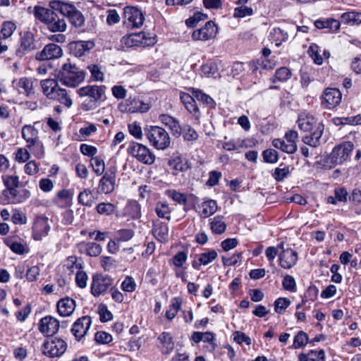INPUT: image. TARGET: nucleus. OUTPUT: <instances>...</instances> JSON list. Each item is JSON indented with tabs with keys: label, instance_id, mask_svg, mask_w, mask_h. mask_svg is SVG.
Instances as JSON below:
<instances>
[{
	"label": "nucleus",
	"instance_id": "f257e3e1",
	"mask_svg": "<svg viewBox=\"0 0 361 361\" xmlns=\"http://www.w3.org/2000/svg\"><path fill=\"white\" fill-rule=\"evenodd\" d=\"M297 123L299 128L303 132H309V135L302 137V142L313 147L321 145V137L324 132V125L318 122L312 115L302 114L299 116Z\"/></svg>",
	"mask_w": 361,
	"mask_h": 361
},
{
	"label": "nucleus",
	"instance_id": "f03ea898",
	"mask_svg": "<svg viewBox=\"0 0 361 361\" xmlns=\"http://www.w3.org/2000/svg\"><path fill=\"white\" fill-rule=\"evenodd\" d=\"M35 17L44 23L49 30L52 32H63L66 30L67 25L63 18H60L52 10L42 6L35 7Z\"/></svg>",
	"mask_w": 361,
	"mask_h": 361
},
{
	"label": "nucleus",
	"instance_id": "7ed1b4c3",
	"mask_svg": "<svg viewBox=\"0 0 361 361\" xmlns=\"http://www.w3.org/2000/svg\"><path fill=\"white\" fill-rule=\"evenodd\" d=\"M49 6L52 10L59 11L63 16L68 18L73 26L80 27L84 25L83 15L73 4L61 0H53L49 2Z\"/></svg>",
	"mask_w": 361,
	"mask_h": 361
},
{
	"label": "nucleus",
	"instance_id": "20e7f679",
	"mask_svg": "<svg viewBox=\"0 0 361 361\" xmlns=\"http://www.w3.org/2000/svg\"><path fill=\"white\" fill-rule=\"evenodd\" d=\"M85 78V71L71 63H64L58 74V79L62 85L70 87H77Z\"/></svg>",
	"mask_w": 361,
	"mask_h": 361
},
{
	"label": "nucleus",
	"instance_id": "39448f33",
	"mask_svg": "<svg viewBox=\"0 0 361 361\" xmlns=\"http://www.w3.org/2000/svg\"><path fill=\"white\" fill-rule=\"evenodd\" d=\"M150 143L157 149L164 150L169 147L171 138L167 131L159 126H149L145 129Z\"/></svg>",
	"mask_w": 361,
	"mask_h": 361
},
{
	"label": "nucleus",
	"instance_id": "423d86ee",
	"mask_svg": "<svg viewBox=\"0 0 361 361\" xmlns=\"http://www.w3.org/2000/svg\"><path fill=\"white\" fill-rule=\"evenodd\" d=\"M18 188L5 189L0 196V203L2 204H18L24 202L30 196V192L27 189L18 190Z\"/></svg>",
	"mask_w": 361,
	"mask_h": 361
},
{
	"label": "nucleus",
	"instance_id": "0eeeda50",
	"mask_svg": "<svg viewBox=\"0 0 361 361\" xmlns=\"http://www.w3.org/2000/svg\"><path fill=\"white\" fill-rule=\"evenodd\" d=\"M353 149L354 145L350 142H343L335 146L329 155L331 163L334 164H343L348 159Z\"/></svg>",
	"mask_w": 361,
	"mask_h": 361
},
{
	"label": "nucleus",
	"instance_id": "6e6552de",
	"mask_svg": "<svg viewBox=\"0 0 361 361\" xmlns=\"http://www.w3.org/2000/svg\"><path fill=\"white\" fill-rule=\"evenodd\" d=\"M67 349V344L63 339L54 338L47 341L42 345L43 353L49 357H59Z\"/></svg>",
	"mask_w": 361,
	"mask_h": 361
},
{
	"label": "nucleus",
	"instance_id": "1a4fd4ad",
	"mask_svg": "<svg viewBox=\"0 0 361 361\" xmlns=\"http://www.w3.org/2000/svg\"><path fill=\"white\" fill-rule=\"evenodd\" d=\"M112 284L113 279L110 276L103 274L94 275L91 283V293L94 296L98 297L104 294Z\"/></svg>",
	"mask_w": 361,
	"mask_h": 361
},
{
	"label": "nucleus",
	"instance_id": "9d476101",
	"mask_svg": "<svg viewBox=\"0 0 361 361\" xmlns=\"http://www.w3.org/2000/svg\"><path fill=\"white\" fill-rule=\"evenodd\" d=\"M37 49V42L33 33L25 32L20 36L19 47L16 49V54L21 58Z\"/></svg>",
	"mask_w": 361,
	"mask_h": 361
},
{
	"label": "nucleus",
	"instance_id": "9b49d317",
	"mask_svg": "<svg viewBox=\"0 0 361 361\" xmlns=\"http://www.w3.org/2000/svg\"><path fill=\"white\" fill-rule=\"evenodd\" d=\"M116 169H109L99 181L97 192L100 194H109L115 188Z\"/></svg>",
	"mask_w": 361,
	"mask_h": 361
},
{
	"label": "nucleus",
	"instance_id": "f8f14e48",
	"mask_svg": "<svg viewBox=\"0 0 361 361\" xmlns=\"http://www.w3.org/2000/svg\"><path fill=\"white\" fill-rule=\"evenodd\" d=\"M50 231L49 219L44 216H37L35 217L32 229V236L35 240H42L47 236Z\"/></svg>",
	"mask_w": 361,
	"mask_h": 361
},
{
	"label": "nucleus",
	"instance_id": "ddd939ff",
	"mask_svg": "<svg viewBox=\"0 0 361 361\" xmlns=\"http://www.w3.org/2000/svg\"><path fill=\"white\" fill-rule=\"evenodd\" d=\"M217 32V25L214 21L209 20L202 27L193 31L192 39L193 40L207 41L214 38Z\"/></svg>",
	"mask_w": 361,
	"mask_h": 361
},
{
	"label": "nucleus",
	"instance_id": "4468645a",
	"mask_svg": "<svg viewBox=\"0 0 361 361\" xmlns=\"http://www.w3.org/2000/svg\"><path fill=\"white\" fill-rule=\"evenodd\" d=\"M342 99V94L337 88H326L322 97V105L326 109H333L338 106Z\"/></svg>",
	"mask_w": 361,
	"mask_h": 361
},
{
	"label": "nucleus",
	"instance_id": "2eb2a0df",
	"mask_svg": "<svg viewBox=\"0 0 361 361\" xmlns=\"http://www.w3.org/2000/svg\"><path fill=\"white\" fill-rule=\"evenodd\" d=\"M63 56V50L60 46L49 43L43 49L37 52L36 59L38 61L54 60L61 58Z\"/></svg>",
	"mask_w": 361,
	"mask_h": 361
},
{
	"label": "nucleus",
	"instance_id": "dca6fc26",
	"mask_svg": "<svg viewBox=\"0 0 361 361\" xmlns=\"http://www.w3.org/2000/svg\"><path fill=\"white\" fill-rule=\"evenodd\" d=\"M59 327V321L52 316H46L39 322V330L46 336H52L56 334Z\"/></svg>",
	"mask_w": 361,
	"mask_h": 361
},
{
	"label": "nucleus",
	"instance_id": "f3484780",
	"mask_svg": "<svg viewBox=\"0 0 361 361\" xmlns=\"http://www.w3.org/2000/svg\"><path fill=\"white\" fill-rule=\"evenodd\" d=\"M92 324L90 316H83L78 319L71 328V332L76 340L80 341L85 336Z\"/></svg>",
	"mask_w": 361,
	"mask_h": 361
},
{
	"label": "nucleus",
	"instance_id": "a211bd4d",
	"mask_svg": "<svg viewBox=\"0 0 361 361\" xmlns=\"http://www.w3.org/2000/svg\"><path fill=\"white\" fill-rule=\"evenodd\" d=\"M298 259V252L289 247L286 250L281 251L279 254V265L285 269H290L293 267Z\"/></svg>",
	"mask_w": 361,
	"mask_h": 361
},
{
	"label": "nucleus",
	"instance_id": "6ab92c4d",
	"mask_svg": "<svg viewBox=\"0 0 361 361\" xmlns=\"http://www.w3.org/2000/svg\"><path fill=\"white\" fill-rule=\"evenodd\" d=\"M147 23H150V25H146L145 30L137 32V47H152L157 42V35L154 32L147 30V27H153L152 23L149 20H147Z\"/></svg>",
	"mask_w": 361,
	"mask_h": 361
},
{
	"label": "nucleus",
	"instance_id": "aec40b11",
	"mask_svg": "<svg viewBox=\"0 0 361 361\" xmlns=\"http://www.w3.org/2000/svg\"><path fill=\"white\" fill-rule=\"evenodd\" d=\"M105 87L103 85H87L77 90L80 97H88L90 99L99 102L104 94Z\"/></svg>",
	"mask_w": 361,
	"mask_h": 361
},
{
	"label": "nucleus",
	"instance_id": "412c9836",
	"mask_svg": "<svg viewBox=\"0 0 361 361\" xmlns=\"http://www.w3.org/2000/svg\"><path fill=\"white\" fill-rule=\"evenodd\" d=\"M159 121L165 126L168 127L172 135L178 137L182 134V127L179 121L176 118L166 114L159 115Z\"/></svg>",
	"mask_w": 361,
	"mask_h": 361
},
{
	"label": "nucleus",
	"instance_id": "4be33fe9",
	"mask_svg": "<svg viewBox=\"0 0 361 361\" xmlns=\"http://www.w3.org/2000/svg\"><path fill=\"white\" fill-rule=\"evenodd\" d=\"M12 84L20 94H25L27 97L34 94L33 81L31 78L23 77L19 79H15L13 80Z\"/></svg>",
	"mask_w": 361,
	"mask_h": 361
},
{
	"label": "nucleus",
	"instance_id": "5701e85b",
	"mask_svg": "<svg viewBox=\"0 0 361 361\" xmlns=\"http://www.w3.org/2000/svg\"><path fill=\"white\" fill-rule=\"evenodd\" d=\"M56 307L61 316L68 317L73 313L75 309V301L69 297H66L58 301Z\"/></svg>",
	"mask_w": 361,
	"mask_h": 361
},
{
	"label": "nucleus",
	"instance_id": "b1692460",
	"mask_svg": "<svg viewBox=\"0 0 361 361\" xmlns=\"http://www.w3.org/2000/svg\"><path fill=\"white\" fill-rule=\"evenodd\" d=\"M94 44L92 41H77L70 43L71 52L75 56H82L93 48Z\"/></svg>",
	"mask_w": 361,
	"mask_h": 361
},
{
	"label": "nucleus",
	"instance_id": "393cba45",
	"mask_svg": "<svg viewBox=\"0 0 361 361\" xmlns=\"http://www.w3.org/2000/svg\"><path fill=\"white\" fill-rule=\"evenodd\" d=\"M180 99L188 111L196 118H198L200 113L195 102V97L193 94H192V95H190L188 93L181 92L180 93Z\"/></svg>",
	"mask_w": 361,
	"mask_h": 361
},
{
	"label": "nucleus",
	"instance_id": "a878e982",
	"mask_svg": "<svg viewBox=\"0 0 361 361\" xmlns=\"http://www.w3.org/2000/svg\"><path fill=\"white\" fill-rule=\"evenodd\" d=\"M168 164L174 171L173 175H177L178 172H185L189 169L187 160L179 154H173L169 160Z\"/></svg>",
	"mask_w": 361,
	"mask_h": 361
},
{
	"label": "nucleus",
	"instance_id": "bb28decb",
	"mask_svg": "<svg viewBox=\"0 0 361 361\" xmlns=\"http://www.w3.org/2000/svg\"><path fill=\"white\" fill-rule=\"evenodd\" d=\"M159 348L163 354H169L174 348V342L173 337L169 332H163L158 337Z\"/></svg>",
	"mask_w": 361,
	"mask_h": 361
},
{
	"label": "nucleus",
	"instance_id": "cd10ccee",
	"mask_svg": "<svg viewBox=\"0 0 361 361\" xmlns=\"http://www.w3.org/2000/svg\"><path fill=\"white\" fill-rule=\"evenodd\" d=\"M39 131L30 125H25L22 128V137L27 142V147L30 149L39 140Z\"/></svg>",
	"mask_w": 361,
	"mask_h": 361
},
{
	"label": "nucleus",
	"instance_id": "c85d7f7f",
	"mask_svg": "<svg viewBox=\"0 0 361 361\" xmlns=\"http://www.w3.org/2000/svg\"><path fill=\"white\" fill-rule=\"evenodd\" d=\"M137 159L145 164H152L155 160L154 154L147 147L137 143Z\"/></svg>",
	"mask_w": 361,
	"mask_h": 361
},
{
	"label": "nucleus",
	"instance_id": "c756f323",
	"mask_svg": "<svg viewBox=\"0 0 361 361\" xmlns=\"http://www.w3.org/2000/svg\"><path fill=\"white\" fill-rule=\"evenodd\" d=\"M123 26L128 30L135 27V7L126 6L123 13Z\"/></svg>",
	"mask_w": 361,
	"mask_h": 361
},
{
	"label": "nucleus",
	"instance_id": "7c9ffc66",
	"mask_svg": "<svg viewBox=\"0 0 361 361\" xmlns=\"http://www.w3.org/2000/svg\"><path fill=\"white\" fill-rule=\"evenodd\" d=\"M79 249L81 252L91 257H97L102 252V248L99 244L96 243L82 242L79 244Z\"/></svg>",
	"mask_w": 361,
	"mask_h": 361
},
{
	"label": "nucleus",
	"instance_id": "2f4dec72",
	"mask_svg": "<svg viewBox=\"0 0 361 361\" xmlns=\"http://www.w3.org/2000/svg\"><path fill=\"white\" fill-rule=\"evenodd\" d=\"M50 99L56 100L67 108H70L73 104L72 99L68 94V91L60 87H58Z\"/></svg>",
	"mask_w": 361,
	"mask_h": 361
},
{
	"label": "nucleus",
	"instance_id": "473e14b6",
	"mask_svg": "<svg viewBox=\"0 0 361 361\" xmlns=\"http://www.w3.org/2000/svg\"><path fill=\"white\" fill-rule=\"evenodd\" d=\"M43 94L48 98L51 99L59 87L57 80L54 79H46L40 82Z\"/></svg>",
	"mask_w": 361,
	"mask_h": 361
},
{
	"label": "nucleus",
	"instance_id": "72a5a7b5",
	"mask_svg": "<svg viewBox=\"0 0 361 361\" xmlns=\"http://www.w3.org/2000/svg\"><path fill=\"white\" fill-rule=\"evenodd\" d=\"M153 233L155 238L160 242H166L169 237V228L167 224L163 222L157 223L154 224Z\"/></svg>",
	"mask_w": 361,
	"mask_h": 361
},
{
	"label": "nucleus",
	"instance_id": "f704fd0d",
	"mask_svg": "<svg viewBox=\"0 0 361 361\" xmlns=\"http://www.w3.org/2000/svg\"><path fill=\"white\" fill-rule=\"evenodd\" d=\"M226 224L223 220V216H216L210 219V228L215 234H222L226 229Z\"/></svg>",
	"mask_w": 361,
	"mask_h": 361
},
{
	"label": "nucleus",
	"instance_id": "c9c22d12",
	"mask_svg": "<svg viewBox=\"0 0 361 361\" xmlns=\"http://www.w3.org/2000/svg\"><path fill=\"white\" fill-rule=\"evenodd\" d=\"M191 92L198 101L202 102L210 108L215 107L216 103L214 99L209 95L204 93L202 90L191 88Z\"/></svg>",
	"mask_w": 361,
	"mask_h": 361
},
{
	"label": "nucleus",
	"instance_id": "e433bc0d",
	"mask_svg": "<svg viewBox=\"0 0 361 361\" xmlns=\"http://www.w3.org/2000/svg\"><path fill=\"white\" fill-rule=\"evenodd\" d=\"M78 201L79 204L83 206L92 207L94 201L92 191L90 189H84L79 193Z\"/></svg>",
	"mask_w": 361,
	"mask_h": 361
},
{
	"label": "nucleus",
	"instance_id": "4c0bfd02",
	"mask_svg": "<svg viewBox=\"0 0 361 361\" xmlns=\"http://www.w3.org/2000/svg\"><path fill=\"white\" fill-rule=\"evenodd\" d=\"M272 145L274 147L280 149L281 151L288 154H293L297 150L296 143H286L284 140L281 139H274L272 141Z\"/></svg>",
	"mask_w": 361,
	"mask_h": 361
},
{
	"label": "nucleus",
	"instance_id": "58836bf2",
	"mask_svg": "<svg viewBox=\"0 0 361 361\" xmlns=\"http://www.w3.org/2000/svg\"><path fill=\"white\" fill-rule=\"evenodd\" d=\"M247 147L248 145L246 143V140L241 139L230 140L223 144V148L227 151H236Z\"/></svg>",
	"mask_w": 361,
	"mask_h": 361
},
{
	"label": "nucleus",
	"instance_id": "ea45409f",
	"mask_svg": "<svg viewBox=\"0 0 361 361\" xmlns=\"http://www.w3.org/2000/svg\"><path fill=\"white\" fill-rule=\"evenodd\" d=\"M181 304L182 301L180 298H174L171 300V304L170 305L169 310L166 312V317L169 320H172L176 317L180 308Z\"/></svg>",
	"mask_w": 361,
	"mask_h": 361
},
{
	"label": "nucleus",
	"instance_id": "a19ab883",
	"mask_svg": "<svg viewBox=\"0 0 361 361\" xmlns=\"http://www.w3.org/2000/svg\"><path fill=\"white\" fill-rule=\"evenodd\" d=\"M9 248L16 254L24 255L28 253L30 248L26 243H21L18 241H10L7 243Z\"/></svg>",
	"mask_w": 361,
	"mask_h": 361
},
{
	"label": "nucleus",
	"instance_id": "79ce46f5",
	"mask_svg": "<svg viewBox=\"0 0 361 361\" xmlns=\"http://www.w3.org/2000/svg\"><path fill=\"white\" fill-rule=\"evenodd\" d=\"M155 212L160 218H165L168 221L171 220V209L166 202H159L156 204Z\"/></svg>",
	"mask_w": 361,
	"mask_h": 361
},
{
	"label": "nucleus",
	"instance_id": "37998d69",
	"mask_svg": "<svg viewBox=\"0 0 361 361\" xmlns=\"http://www.w3.org/2000/svg\"><path fill=\"white\" fill-rule=\"evenodd\" d=\"M90 165L97 176H101L104 173L105 164L99 157H94L90 159Z\"/></svg>",
	"mask_w": 361,
	"mask_h": 361
},
{
	"label": "nucleus",
	"instance_id": "c03bdc74",
	"mask_svg": "<svg viewBox=\"0 0 361 361\" xmlns=\"http://www.w3.org/2000/svg\"><path fill=\"white\" fill-rule=\"evenodd\" d=\"M292 75L291 71L287 67H281L276 71L273 82L276 81L286 82L290 78Z\"/></svg>",
	"mask_w": 361,
	"mask_h": 361
},
{
	"label": "nucleus",
	"instance_id": "a18cd8bd",
	"mask_svg": "<svg viewBox=\"0 0 361 361\" xmlns=\"http://www.w3.org/2000/svg\"><path fill=\"white\" fill-rule=\"evenodd\" d=\"M16 29V25L12 21L4 22L1 28V38L7 39L10 37Z\"/></svg>",
	"mask_w": 361,
	"mask_h": 361
},
{
	"label": "nucleus",
	"instance_id": "49530a36",
	"mask_svg": "<svg viewBox=\"0 0 361 361\" xmlns=\"http://www.w3.org/2000/svg\"><path fill=\"white\" fill-rule=\"evenodd\" d=\"M87 68L91 73V78L93 80L99 82L104 81V75L99 66L95 64H91L87 66Z\"/></svg>",
	"mask_w": 361,
	"mask_h": 361
},
{
	"label": "nucleus",
	"instance_id": "de8ad7c7",
	"mask_svg": "<svg viewBox=\"0 0 361 361\" xmlns=\"http://www.w3.org/2000/svg\"><path fill=\"white\" fill-rule=\"evenodd\" d=\"M216 209L217 204L215 200H209L202 203V214L205 217L212 215Z\"/></svg>",
	"mask_w": 361,
	"mask_h": 361
},
{
	"label": "nucleus",
	"instance_id": "09e8293b",
	"mask_svg": "<svg viewBox=\"0 0 361 361\" xmlns=\"http://www.w3.org/2000/svg\"><path fill=\"white\" fill-rule=\"evenodd\" d=\"M208 16L201 12H196L194 15L185 20V24L189 27H194L202 20L207 19Z\"/></svg>",
	"mask_w": 361,
	"mask_h": 361
},
{
	"label": "nucleus",
	"instance_id": "8fccbe9b",
	"mask_svg": "<svg viewBox=\"0 0 361 361\" xmlns=\"http://www.w3.org/2000/svg\"><path fill=\"white\" fill-rule=\"evenodd\" d=\"M308 54L317 65L323 63V58L319 54V47L315 44H312L308 49Z\"/></svg>",
	"mask_w": 361,
	"mask_h": 361
},
{
	"label": "nucleus",
	"instance_id": "3c124183",
	"mask_svg": "<svg viewBox=\"0 0 361 361\" xmlns=\"http://www.w3.org/2000/svg\"><path fill=\"white\" fill-rule=\"evenodd\" d=\"M307 342V334L302 331H300L294 338L293 346L294 348L297 349L305 345Z\"/></svg>",
	"mask_w": 361,
	"mask_h": 361
},
{
	"label": "nucleus",
	"instance_id": "603ef678",
	"mask_svg": "<svg viewBox=\"0 0 361 361\" xmlns=\"http://www.w3.org/2000/svg\"><path fill=\"white\" fill-rule=\"evenodd\" d=\"M262 157L264 162L276 163L279 160L278 152L274 149H267L262 152Z\"/></svg>",
	"mask_w": 361,
	"mask_h": 361
},
{
	"label": "nucleus",
	"instance_id": "864d4df0",
	"mask_svg": "<svg viewBox=\"0 0 361 361\" xmlns=\"http://www.w3.org/2000/svg\"><path fill=\"white\" fill-rule=\"evenodd\" d=\"M121 46L123 50L135 46V34L131 33L123 36L121 39Z\"/></svg>",
	"mask_w": 361,
	"mask_h": 361
},
{
	"label": "nucleus",
	"instance_id": "5fc2aeb1",
	"mask_svg": "<svg viewBox=\"0 0 361 361\" xmlns=\"http://www.w3.org/2000/svg\"><path fill=\"white\" fill-rule=\"evenodd\" d=\"M217 257V252L214 250H211L207 252L200 255L199 261L202 265H207Z\"/></svg>",
	"mask_w": 361,
	"mask_h": 361
},
{
	"label": "nucleus",
	"instance_id": "6e6d98bb",
	"mask_svg": "<svg viewBox=\"0 0 361 361\" xmlns=\"http://www.w3.org/2000/svg\"><path fill=\"white\" fill-rule=\"evenodd\" d=\"M290 301L286 298H279L274 302V311L276 313L281 314L289 305Z\"/></svg>",
	"mask_w": 361,
	"mask_h": 361
},
{
	"label": "nucleus",
	"instance_id": "4d7b16f0",
	"mask_svg": "<svg viewBox=\"0 0 361 361\" xmlns=\"http://www.w3.org/2000/svg\"><path fill=\"white\" fill-rule=\"evenodd\" d=\"M116 210V207L111 203H100L97 206V211L100 214L110 215Z\"/></svg>",
	"mask_w": 361,
	"mask_h": 361
},
{
	"label": "nucleus",
	"instance_id": "13d9d810",
	"mask_svg": "<svg viewBox=\"0 0 361 361\" xmlns=\"http://www.w3.org/2000/svg\"><path fill=\"white\" fill-rule=\"evenodd\" d=\"M57 198L62 201L61 206H70L71 204L72 194L68 190H61L57 192Z\"/></svg>",
	"mask_w": 361,
	"mask_h": 361
},
{
	"label": "nucleus",
	"instance_id": "bf43d9fd",
	"mask_svg": "<svg viewBox=\"0 0 361 361\" xmlns=\"http://www.w3.org/2000/svg\"><path fill=\"white\" fill-rule=\"evenodd\" d=\"M271 34L276 37V46L281 45L283 42L286 41L288 38V33L279 27L274 28Z\"/></svg>",
	"mask_w": 361,
	"mask_h": 361
},
{
	"label": "nucleus",
	"instance_id": "052dcab7",
	"mask_svg": "<svg viewBox=\"0 0 361 361\" xmlns=\"http://www.w3.org/2000/svg\"><path fill=\"white\" fill-rule=\"evenodd\" d=\"M183 138L187 141H194L198 138L197 133L190 126L182 128Z\"/></svg>",
	"mask_w": 361,
	"mask_h": 361
},
{
	"label": "nucleus",
	"instance_id": "680f3d73",
	"mask_svg": "<svg viewBox=\"0 0 361 361\" xmlns=\"http://www.w3.org/2000/svg\"><path fill=\"white\" fill-rule=\"evenodd\" d=\"M167 195L173 201L180 204H185L187 203V197L183 193L179 192L175 190H170L167 191Z\"/></svg>",
	"mask_w": 361,
	"mask_h": 361
},
{
	"label": "nucleus",
	"instance_id": "e2e57ef3",
	"mask_svg": "<svg viewBox=\"0 0 361 361\" xmlns=\"http://www.w3.org/2000/svg\"><path fill=\"white\" fill-rule=\"evenodd\" d=\"M253 10L250 7L246 6H240L234 9L233 16L235 18H244L247 16H252Z\"/></svg>",
	"mask_w": 361,
	"mask_h": 361
},
{
	"label": "nucleus",
	"instance_id": "0e129e2a",
	"mask_svg": "<svg viewBox=\"0 0 361 361\" xmlns=\"http://www.w3.org/2000/svg\"><path fill=\"white\" fill-rule=\"evenodd\" d=\"M101 265L106 271H110L116 267V261L111 257H102Z\"/></svg>",
	"mask_w": 361,
	"mask_h": 361
},
{
	"label": "nucleus",
	"instance_id": "69168bd1",
	"mask_svg": "<svg viewBox=\"0 0 361 361\" xmlns=\"http://www.w3.org/2000/svg\"><path fill=\"white\" fill-rule=\"evenodd\" d=\"M3 182L6 189L18 188L20 183L19 177L17 176H3Z\"/></svg>",
	"mask_w": 361,
	"mask_h": 361
},
{
	"label": "nucleus",
	"instance_id": "338daca9",
	"mask_svg": "<svg viewBox=\"0 0 361 361\" xmlns=\"http://www.w3.org/2000/svg\"><path fill=\"white\" fill-rule=\"evenodd\" d=\"M282 285L283 288L286 290L290 292H295L296 290V283L295 279L292 276L286 275L283 277Z\"/></svg>",
	"mask_w": 361,
	"mask_h": 361
},
{
	"label": "nucleus",
	"instance_id": "774afa93",
	"mask_svg": "<svg viewBox=\"0 0 361 361\" xmlns=\"http://www.w3.org/2000/svg\"><path fill=\"white\" fill-rule=\"evenodd\" d=\"M94 340L97 343L100 344H107L112 341L111 334L105 331H97L94 335Z\"/></svg>",
	"mask_w": 361,
	"mask_h": 361
}]
</instances>
